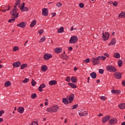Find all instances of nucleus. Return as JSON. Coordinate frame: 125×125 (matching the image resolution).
Returning <instances> with one entry per match:
<instances>
[{"mask_svg": "<svg viewBox=\"0 0 125 125\" xmlns=\"http://www.w3.org/2000/svg\"><path fill=\"white\" fill-rule=\"evenodd\" d=\"M18 11V9H17V6H14V8L13 9L12 11H11V15H12V17L13 19H10L8 21L9 23H13L14 21H15V18H18V16H19V14L17 13Z\"/></svg>", "mask_w": 125, "mask_h": 125, "instance_id": "1", "label": "nucleus"}, {"mask_svg": "<svg viewBox=\"0 0 125 125\" xmlns=\"http://www.w3.org/2000/svg\"><path fill=\"white\" fill-rule=\"evenodd\" d=\"M106 71L110 72V73H115L117 71V68L111 65L106 66Z\"/></svg>", "mask_w": 125, "mask_h": 125, "instance_id": "2", "label": "nucleus"}, {"mask_svg": "<svg viewBox=\"0 0 125 125\" xmlns=\"http://www.w3.org/2000/svg\"><path fill=\"white\" fill-rule=\"evenodd\" d=\"M78 37L72 36L69 40V43H76L78 42Z\"/></svg>", "mask_w": 125, "mask_h": 125, "instance_id": "3", "label": "nucleus"}, {"mask_svg": "<svg viewBox=\"0 0 125 125\" xmlns=\"http://www.w3.org/2000/svg\"><path fill=\"white\" fill-rule=\"evenodd\" d=\"M110 37V34L108 32H104L103 33V41H107Z\"/></svg>", "mask_w": 125, "mask_h": 125, "instance_id": "4", "label": "nucleus"}, {"mask_svg": "<svg viewBox=\"0 0 125 125\" xmlns=\"http://www.w3.org/2000/svg\"><path fill=\"white\" fill-rule=\"evenodd\" d=\"M110 119H111V116L109 115L104 117L102 119L103 124H106Z\"/></svg>", "mask_w": 125, "mask_h": 125, "instance_id": "5", "label": "nucleus"}, {"mask_svg": "<svg viewBox=\"0 0 125 125\" xmlns=\"http://www.w3.org/2000/svg\"><path fill=\"white\" fill-rule=\"evenodd\" d=\"M98 57L97 58L93 57L91 59V61L94 65H98V64H99V60H98Z\"/></svg>", "mask_w": 125, "mask_h": 125, "instance_id": "6", "label": "nucleus"}, {"mask_svg": "<svg viewBox=\"0 0 125 125\" xmlns=\"http://www.w3.org/2000/svg\"><path fill=\"white\" fill-rule=\"evenodd\" d=\"M79 116H81V117H83V116H85L86 115H87V111H84L83 110H79L78 111Z\"/></svg>", "mask_w": 125, "mask_h": 125, "instance_id": "7", "label": "nucleus"}, {"mask_svg": "<svg viewBox=\"0 0 125 125\" xmlns=\"http://www.w3.org/2000/svg\"><path fill=\"white\" fill-rule=\"evenodd\" d=\"M42 15L43 16H47L48 15V9H47V8L42 9Z\"/></svg>", "mask_w": 125, "mask_h": 125, "instance_id": "8", "label": "nucleus"}, {"mask_svg": "<svg viewBox=\"0 0 125 125\" xmlns=\"http://www.w3.org/2000/svg\"><path fill=\"white\" fill-rule=\"evenodd\" d=\"M67 97L69 101V103H72L75 98V94H71L69 96H67Z\"/></svg>", "mask_w": 125, "mask_h": 125, "instance_id": "9", "label": "nucleus"}, {"mask_svg": "<svg viewBox=\"0 0 125 125\" xmlns=\"http://www.w3.org/2000/svg\"><path fill=\"white\" fill-rule=\"evenodd\" d=\"M117 123H118V120L115 118H112L109 121V125H116Z\"/></svg>", "mask_w": 125, "mask_h": 125, "instance_id": "10", "label": "nucleus"}, {"mask_svg": "<svg viewBox=\"0 0 125 125\" xmlns=\"http://www.w3.org/2000/svg\"><path fill=\"white\" fill-rule=\"evenodd\" d=\"M20 66H21V62H20V61H17L13 63L14 68H18V67H20Z\"/></svg>", "mask_w": 125, "mask_h": 125, "instance_id": "11", "label": "nucleus"}, {"mask_svg": "<svg viewBox=\"0 0 125 125\" xmlns=\"http://www.w3.org/2000/svg\"><path fill=\"white\" fill-rule=\"evenodd\" d=\"M114 76L115 78L116 79H118V80H120V79H122V73L120 72L115 73Z\"/></svg>", "mask_w": 125, "mask_h": 125, "instance_id": "12", "label": "nucleus"}, {"mask_svg": "<svg viewBox=\"0 0 125 125\" xmlns=\"http://www.w3.org/2000/svg\"><path fill=\"white\" fill-rule=\"evenodd\" d=\"M17 26L18 27H20V28H24L25 27H26V22L22 21L21 23L18 24Z\"/></svg>", "mask_w": 125, "mask_h": 125, "instance_id": "13", "label": "nucleus"}, {"mask_svg": "<svg viewBox=\"0 0 125 125\" xmlns=\"http://www.w3.org/2000/svg\"><path fill=\"white\" fill-rule=\"evenodd\" d=\"M52 57V55L49 54V53H46L45 55H44L43 58L45 60H48V59H50Z\"/></svg>", "mask_w": 125, "mask_h": 125, "instance_id": "14", "label": "nucleus"}, {"mask_svg": "<svg viewBox=\"0 0 125 125\" xmlns=\"http://www.w3.org/2000/svg\"><path fill=\"white\" fill-rule=\"evenodd\" d=\"M37 25V20H33L31 23L30 24V28H33V27H35Z\"/></svg>", "mask_w": 125, "mask_h": 125, "instance_id": "15", "label": "nucleus"}, {"mask_svg": "<svg viewBox=\"0 0 125 125\" xmlns=\"http://www.w3.org/2000/svg\"><path fill=\"white\" fill-rule=\"evenodd\" d=\"M62 51H63V49H62V48L58 47L55 49V52H56V53H57V54H58V53L62 52Z\"/></svg>", "mask_w": 125, "mask_h": 125, "instance_id": "16", "label": "nucleus"}, {"mask_svg": "<svg viewBox=\"0 0 125 125\" xmlns=\"http://www.w3.org/2000/svg\"><path fill=\"white\" fill-rule=\"evenodd\" d=\"M49 85H55V84H57V81L55 80H51L49 82Z\"/></svg>", "mask_w": 125, "mask_h": 125, "instance_id": "17", "label": "nucleus"}, {"mask_svg": "<svg viewBox=\"0 0 125 125\" xmlns=\"http://www.w3.org/2000/svg\"><path fill=\"white\" fill-rule=\"evenodd\" d=\"M46 86L44 84V83H42L39 87V90L40 91V92H42V88H44Z\"/></svg>", "mask_w": 125, "mask_h": 125, "instance_id": "18", "label": "nucleus"}, {"mask_svg": "<svg viewBox=\"0 0 125 125\" xmlns=\"http://www.w3.org/2000/svg\"><path fill=\"white\" fill-rule=\"evenodd\" d=\"M113 57L117 59H119V58H121V55L119 53H115L113 54Z\"/></svg>", "mask_w": 125, "mask_h": 125, "instance_id": "19", "label": "nucleus"}, {"mask_svg": "<svg viewBox=\"0 0 125 125\" xmlns=\"http://www.w3.org/2000/svg\"><path fill=\"white\" fill-rule=\"evenodd\" d=\"M111 92L113 93L114 94H120L121 93V90H112Z\"/></svg>", "mask_w": 125, "mask_h": 125, "instance_id": "20", "label": "nucleus"}, {"mask_svg": "<svg viewBox=\"0 0 125 125\" xmlns=\"http://www.w3.org/2000/svg\"><path fill=\"white\" fill-rule=\"evenodd\" d=\"M11 82L9 81H7L4 83L5 87H8V86H11Z\"/></svg>", "mask_w": 125, "mask_h": 125, "instance_id": "21", "label": "nucleus"}, {"mask_svg": "<svg viewBox=\"0 0 125 125\" xmlns=\"http://www.w3.org/2000/svg\"><path fill=\"white\" fill-rule=\"evenodd\" d=\"M41 69L42 72H46V71H47V66H46V65H43L42 66Z\"/></svg>", "mask_w": 125, "mask_h": 125, "instance_id": "22", "label": "nucleus"}, {"mask_svg": "<svg viewBox=\"0 0 125 125\" xmlns=\"http://www.w3.org/2000/svg\"><path fill=\"white\" fill-rule=\"evenodd\" d=\"M68 85L71 86V87H72V88H77V85H76V84H75L74 83H69Z\"/></svg>", "mask_w": 125, "mask_h": 125, "instance_id": "23", "label": "nucleus"}, {"mask_svg": "<svg viewBox=\"0 0 125 125\" xmlns=\"http://www.w3.org/2000/svg\"><path fill=\"white\" fill-rule=\"evenodd\" d=\"M59 107L57 105H55L50 107V110H59Z\"/></svg>", "mask_w": 125, "mask_h": 125, "instance_id": "24", "label": "nucleus"}, {"mask_svg": "<svg viewBox=\"0 0 125 125\" xmlns=\"http://www.w3.org/2000/svg\"><path fill=\"white\" fill-rule=\"evenodd\" d=\"M57 33L60 34L61 33H64V27L62 26L61 28H59L57 31Z\"/></svg>", "mask_w": 125, "mask_h": 125, "instance_id": "25", "label": "nucleus"}, {"mask_svg": "<svg viewBox=\"0 0 125 125\" xmlns=\"http://www.w3.org/2000/svg\"><path fill=\"white\" fill-rule=\"evenodd\" d=\"M90 77L92 78V79H96L97 75L96 73L95 72H92L90 74Z\"/></svg>", "mask_w": 125, "mask_h": 125, "instance_id": "26", "label": "nucleus"}, {"mask_svg": "<svg viewBox=\"0 0 125 125\" xmlns=\"http://www.w3.org/2000/svg\"><path fill=\"white\" fill-rule=\"evenodd\" d=\"M99 61H100V60H103V61H105L106 60V57H104L103 56H100L98 57Z\"/></svg>", "mask_w": 125, "mask_h": 125, "instance_id": "27", "label": "nucleus"}, {"mask_svg": "<svg viewBox=\"0 0 125 125\" xmlns=\"http://www.w3.org/2000/svg\"><path fill=\"white\" fill-rule=\"evenodd\" d=\"M119 18H125V12H122L121 13L119 14Z\"/></svg>", "mask_w": 125, "mask_h": 125, "instance_id": "28", "label": "nucleus"}, {"mask_svg": "<svg viewBox=\"0 0 125 125\" xmlns=\"http://www.w3.org/2000/svg\"><path fill=\"white\" fill-rule=\"evenodd\" d=\"M27 67H28V64L27 63H23L21 65V70H23V69L27 68Z\"/></svg>", "mask_w": 125, "mask_h": 125, "instance_id": "29", "label": "nucleus"}, {"mask_svg": "<svg viewBox=\"0 0 125 125\" xmlns=\"http://www.w3.org/2000/svg\"><path fill=\"white\" fill-rule=\"evenodd\" d=\"M119 107L121 109H125V103H122L119 105Z\"/></svg>", "mask_w": 125, "mask_h": 125, "instance_id": "30", "label": "nucleus"}, {"mask_svg": "<svg viewBox=\"0 0 125 125\" xmlns=\"http://www.w3.org/2000/svg\"><path fill=\"white\" fill-rule=\"evenodd\" d=\"M71 82L72 83H76L78 82V79H77V78L75 77H72L71 78Z\"/></svg>", "mask_w": 125, "mask_h": 125, "instance_id": "31", "label": "nucleus"}, {"mask_svg": "<svg viewBox=\"0 0 125 125\" xmlns=\"http://www.w3.org/2000/svg\"><path fill=\"white\" fill-rule=\"evenodd\" d=\"M62 102L64 104L67 105L69 103V101H68V100L66 98H63L62 99Z\"/></svg>", "mask_w": 125, "mask_h": 125, "instance_id": "32", "label": "nucleus"}, {"mask_svg": "<svg viewBox=\"0 0 125 125\" xmlns=\"http://www.w3.org/2000/svg\"><path fill=\"white\" fill-rule=\"evenodd\" d=\"M111 44V45H115L116 44V40L115 39H113L110 42V43L109 44V45Z\"/></svg>", "mask_w": 125, "mask_h": 125, "instance_id": "33", "label": "nucleus"}, {"mask_svg": "<svg viewBox=\"0 0 125 125\" xmlns=\"http://www.w3.org/2000/svg\"><path fill=\"white\" fill-rule=\"evenodd\" d=\"M46 40V38L44 36H42L39 41V42H43Z\"/></svg>", "mask_w": 125, "mask_h": 125, "instance_id": "34", "label": "nucleus"}, {"mask_svg": "<svg viewBox=\"0 0 125 125\" xmlns=\"http://www.w3.org/2000/svg\"><path fill=\"white\" fill-rule=\"evenodd\" d=\"M118 65L119 67H122L123 66V61L122 60L118 61Z\"/></svg>", "mask_w": 125, "mask_h": 125, "instance_id": "35", "label": "nucleus"}, {"mask_svg": "<svg viewBox=\"0 0 125 125\" xmlns=\"http://www.w3.org/2000/svg\"><path fill=\"white\" fill-rule=\"evenodd\" d=\"M20 3H21V0H16V2L15 3V4H16V5H18V6H19V5H20Z\"/></svg>", "mask_w": 125, "mask_h": 125, "instance_id": "36", "label": "nucleus"}, {"mask_svg": "<svg viewBox=\"0 0 125 125\" xmlns=\"http://www.w3.org/2000/svg\"><path fill=\"white\" fill-rule=\"evenodd\" d=\"M29 8L28 7H23V8L22 10H21L22 12H24V11H28Z\"/></svg>", "mask_w": 125, "mask_h": 125, "instance_id": "37", "label": "nucleus"}, {"mask_svg": "<svg viewBox=\"0 0 125 125\" xmlns=\"http://www.w3.org/2000/svg\"><path fill=\"white\" fill-rule=\"evenodd\" d=\"M19 50V47L17 46H16L15 47H14L13 49V51H17Z\"/></svg>", "mask_w": 125, "mask_h": 125, "instance_id": "38", "label": "nucleus"}, {"mask_svg": "<svg viewBox=\"0 0 125 125\" xmlns=\"http://www.w3.org/2000/svg\"><path fill=\"white\" fill-rule=\"evenodd\" d=\"M31 84H32V86H35L36 85V84H37V82H36V81H35V80L32 79V82H31Z\"/></svg>", "mask_w": 125, "mask_h": 125, "instance_id": "39", "label": "nucleus"}, {"mask_svg": "<svg viewBox=\"0 0 125 125\" xmlns=\"http://www.w3.org/2000/svg\"><path fill=\"white\" fill-rule=\"evenodd\" d=\"M31 97L32 99H35V98H36L37 97V94L33 93L32 94H31Z\"/></svg>", "mask_w": 125, "mask_h": 125, "instance_id": "40", "label": "nucleus"}, {"mask_svg": "<svg viewBox=\"0 0 125 125\" xmlns=\"http://www.w3.org/2000/svg\"><path fill=\"white\" fill-rule=\"evenodd\" d=\"M47 112H48V113H56V112H57V110H48Z\"/></svg>", "mask_w": 125, "mask_h": 125, "instance_id": "41", "label": "nucleus"}, {"mask_svg": "<svg viewBox=\"0 0 125 125\" xmlns=\"http://www.w3.org/2000/svg\"><path fill=\"white\" fill-rule=\"evenodd\" d=\"M62 58L64 60H67L68 58H69V57L67 55H64L62 56Z\"/></svg>", "mask_w": 125, "mask_h": 125, "instance_id": "42", "label": "nucleus"}, {"mask_svg": "<svg viewBox=\"0 0 125 125\" xmlns=\"http://www.w3.org/2000/svg\"><path fill=\"white\" fill-rule=\"evenodd\" d=\"M10 10V7L9 6H8V8L6 9L1 10V11L2 12H5L6 11H7V10Z\"/></svg>", "mask_w": 125, "mask_h": 125, "instance_id": "43", "label": "nucleus"}, {"mask_svg": "<svg viewBox=\"0 0 125 125\" xmlns=\"http://www.w3.org/2000/svg\"><path fill=\"white\" fill-rule=\"evenodd\" d=\"M38 33L40 35V36H41V35H42V34H43V29H40L39 30Z\"/></svg>", "mask_w": 125, "mask_h": 125, "instance_id": "44", "label": "nucleus"}, {"mask_svg": "<svg viewBox=\"0 0 125 125\" xmlns=\"http://www.w3.org/2000/svg\"><path fill=\"white\" fill-rule=\"evenodd\" d=\"M29 81H30V80L29 79L25 78V80H24L22 82L24 83H28V82H29Z\"/></svg>", "mask_w": 125, "mask_h": 125, "instance_id": "45", "label": "nucleus"}, {"mask_svg": "<svg viewBox=\"0 0 125 125\" xmlns=\"http://www.w3.org/2000/svg\"><path fill=\"white\" fill-rule=\"evenodd\" d=\"M72 109L73 110H75L76 108H78L79 107V104H75L74 105L72 106Z\"/></svg>", "mask_w": 125, "mask_h": 125, "instance_id": "46", "label": "nucleus"}, {"mask_svg": "<svg viewBox=\"0 0 125 125\" xmlns=\"http://www.w3.org/2000/svg\"><path fill=\"white\" fill-rule=\"evenodd\" d=\"M99 74H103L104 73V70L103 69H99Z\"/></svg>", "mask_w": 125, "mask_h": 125, "instance_id": "47", "label": "nucleus"}, {"mask_svg": "<svg viewBox=\"0 0 125 125\" xmlns=\"http://www.w3.org/2000/svg\"><path fill=\"white\" fill-rule=\"evenodd\" d=\"M90 61V59L87 58L84 61V62H85V63H89Z\"/></svg>", "mask_w": 125, "mask_h": 125, "instance_id": "48", "label": "nucleus"}, {"mask_svg": "<svg viewBox=\"0 0 125 125\" xmlns=\"http://www.w3.org/2000/svg\"><path fill=\"white\" fill-rule=\"evenodd\" d=\"M112 4L113 5V6H118V2L117 1H114L112 3Z\"/></svg>", "mask_w": 125, "mask_h": 125, "instance_id": "49", "label": "nucleus"}, {"mask_svg": "<svg viewBox=\"0 0 125 125\" xmlns=\"http://www.w3.org/2000/svg\"><path fill=\"white\" fill-rule=\"evenodd\" d=\"M62 5V4L61 2H58L56 4V6L58 7H61V6Z\"/></svg>", "mask_w": 125, "mask_h": 125, "instance_id": "50", "label": "nucleus"}, {"mask_svg": "<svg viewBox=\"0 0 125 125\" xmlns=\"http://www.w3.org/2000/svg\"><path fill=\"white\" fill-rule=\"evenodd\" d=\"M100 99L101 100H106V97L105 96H102L100 97Z\"/></svg>", "mask_w": 125, "mask_h": 125, "instance_id": "51", "label": "nucleus"}, {"mask_svg": "<svg viewBox=\"0 0 125 125\" xmlns=\"http://www.w3.org/2000/svg\"><path fill=\"white\" fill-rule=\"evenodd\" d=\"M79 6L81 8H83V7L84 6V5L83 3H80L79 4Z\"/></svg>", "mask_w": 125, "mask_h": 125, "instance_id": "52", "label": "nucleus"}, {"mask_svg": "<svg viewBox=\"0 0 125 125\" xmlns=\"http://www.w3.org/2000/svg\"><path fill=\"white\" fill-rule=\"evenodd\" d=\"M65 81H66V82H69L71 81V78H70V77L68 76L66 77Z\"/></svg>", "mask_w": 125, "mask_h": 125, "instance_id": "53", "label": "nucleus"}, {"mask_svg": "<svg viewBox=\"0 0 125 125\" xmlns=\"http://www.w3.org/2000/svg\"><path fill=\"white\" fill-rule=\"evenodd\" d=\"M3 114H4V111L0 110V117H1V116H2V115H3Z\"/></svg>", "mask_w": 125, "mask_h": 125, "instance_id": "54", "label": "nucleus"}, {"mask_svg": "<svg viewBox=\"0 0 125 125\" xmlns=\"http://www.w3.org/2000/svg\"><path fill=\"white\" fill-rule=\"evenodd\" d=\"M18 112L20 113V114H23L24 113V110H18Z\"/></svg>", "mask_w": 125, "mask_h": 125, "instance_id": "55", "label": "nucleus"}, {"mask_svg": "<svg viewBox=\"0 0 125 125\" xmlns=\"http://www.w3.org/2000/svg\"><path fill=\"white\" fill-rule=\"evenodd\" d=\"M31 125H38V122H31Z\"/></svg>", "mask_w": 125, "mask_h": 125, "instance_id": "56", "label": "nucleus"}, {"mask_svg": "<svg viewBox=\"0 0 125 125\" xmlns=\"http://www.w3.org/2000/svg\"><path fill=\"white\" fill-rule=\"evenodd\" d=\"M104 56H106V57H107V58H109V56H109V54H108V53H104Z\"/></svg>", "mask_w": 125, "mask_h": 125, "instance_id": "57", "label": "nucleus"}, {"mask_svg": "<svg viewBox=\"0 0 125 125\" xmlns=\"http://www.w3.org/2000/svg\"><path fill=\"white\" fill-rule=\"evenodd\" d=\"M18 110H24V108L22 106H20L18 108Z\"/></svg>", "mask_w": 125, "mask_h": 125, "instance_id": "58", "label": "nucleus"}, {"mask_svg": "<svg viewBox=\"0 0 125 125\" xmlns=\"http://www.w3.org/2000/svg\"><path fill=\"white\" fill-rule=\"evenodd\" d=\"M24 7H25V3H22V5L21 7V10H22V9H23V8H24Z\"/></svg>", "mask_w": 125, "mask_h": 125, "instance_id": "59", "label": "nucleus"}, {"mask_svg": "<svg viewBox=\"0 0 125 125\" xmlns=\"http://www.w3.org/2000/svg\"><path fill=\"white\" fill-rule=\"evenodd\" d=\"M68 49L69 51H71V50H73V47H72L71 46L68 47Z\"/></svg>", "mask_w": 125, "mask_h": 125, "instance_id": "60", "label": "nucleus"}, {"mask_svg": "<svg viewBox=\"0 0 125 125\" xmlns=\"http://www.w3.org/2000/svg\"><path fill=\"white\" fill-rule=\"evenodd\" d=\"M51 14L52 15V17H54V16H56V13H52Z\"/></svg>", "mask_w": 125, "mask_h": 125, "instance_id": "61", "label": "nucleus"}, {"mask_svg": "<svg viewBox=\"0 0 125 125\" xmlns=\"http://www.w3.org/2000/svg\"><path fill=\"white\" fill-rule=\"evenodd\" d=\"M76 28H74V26H72L71 27V31H74V30H76Z\"/></svg>", "mask_w": 125, "mask_h": 125, "instance_id": "62", "label": "nucleus"}, {"mask_svg": "<svg viewBox=\"0 0 125 125\" xmlns=\"http://www.w3.org/2000/svg\"><path fill=\"white\" fill-rule=\"evenodd\" d=\"M102 116H103V114L102 113H99V114L98 115V117H102Z\"/></svg>", "mask_w": 125, "mask_h": 125, "instance_id": "63", "label": "nucleus"}, {"mask_svg": "<svg viewBox=\"0 0 125 125\" xmlns=\"http://www.w3.org/2000/svg\"><path fill=\"white\" fill-rule=\"evenodd\" d=\"M122 84L124 86H125V81L122 82Z\"/></svg>", "mask_w": 125, "mask_h": 125, "instance_id": "64", "label": "nucleus"}]
</instances>
